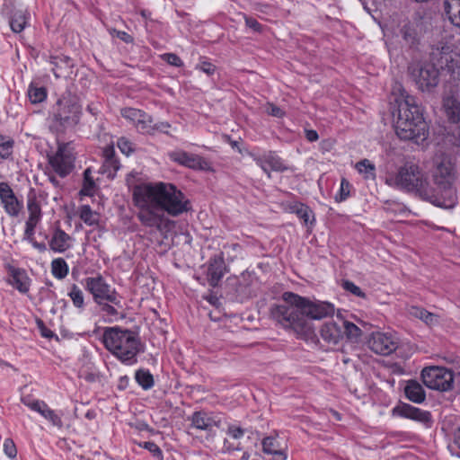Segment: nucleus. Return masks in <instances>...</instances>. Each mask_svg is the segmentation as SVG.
Masks as SVG:
<instances>
[{"label": "nucleus", "instance_id": "45", "mask_svg": "<svg viewBox=\"0 0 460 460\" xmlns=\"http://www.w3.org/2000/svg\"><path fill=\"white\" fill-rule=\"evenodd\" d=\"M84 188L81 190V193L84 195H92V189L94 186V181L91 178V170L88 168L84 172Z\"/></svg>", "mask_w": 460, "mask_h": 460}, {"label": "nucleus", "instance_id": "23", "mask_svg": "<svg viewBox=\"0 0 460 460\" xmlns=\"http://www.w3.org/2000/svg\"><path fill=\"white\" fill-rule=\"evenodd\" d=\"M52 71L56 77H66L72 73L74 61L67 56L51 57Z\"/></svg>", "mask_w": 460, "mask_h": 460}, {"label": "nucleus", "instance_id": "35", "mask_svg": "<svg viewBox=\"0 0 460 460\" xmlns=\"http://www.w3.org/2000/svg\"><path fill=\"white\" fill-rule=\"evenodd\" d=\"M135 378L137 384L145 390L150 389L154 385L153 375L148 370H137Z\"/></svg>", "mask_w": 460, "mask_h": 460}, {"label": "nucleus", "instance_id": "5", "mask_svg": "<svg viewBox=\"0 0 460 460\" xmlns=\"http://www.w3.org/2000/svg\"><path fill=\"white\" fill-rule=\"evenodd\" d=\"M82 114V106L75 98L62 97L52 107L51 127L58 131L75 128L79 124Z\"/></svg>", "mask_w": 460, "mask_h": 460}, {"label": "nucleus", "instance_id": "7", "mask_svg": "<svg viewBox=\"0 0 460 460\" xmlns=\"http://www.w3.org/2000/svg\"><path fill=\"white\" fill-rule=\"evenodd\" d=\"M455 180V167L448 158H444L437 166L433 172V181L445 192V200L438 199H433V205L443 208H452L456 205V192L452 187Z\"/></svg>", "mask_w": 460, "mask_h": 460}, {"label": "nucleus", "instance_id": "28", "mask_svg": "<svg viewBox=\"0 0 460 460\" xmlns=\"http://www.w3.org/2000/svg\"><path fill=\"white\" fill-rule=\"evenodd\" d=\"M406 397L415 402L420 403L425 399V392L420 383L416 380H409L404 387Z\"/></svg>", "mask_w": 460, "mask_h": 460}, {"label": "nucleus", "instance_id": "6", "mask_svg": "<svg viewBox=\"0 0 460 460\" xmlns=\"http://www.w3.org/2000/svg\"><path fill=\"white\" fill-rule=\"evenodd\" d=\"M389 186L407 191H417L420 195L426 192L428 182L419 167L412 164H406L398 172L386 178Z\"/></svg>", "mask_w": 460, "mask_h": 460}, {"label": "nucleus", "instance_id": "40", "mask_svg": "<svg viewBox=\"0 0 460 460\" xmlns=\"http://www.w3.org/2000/svg\"><path fill=\"white\" fill-rule=\"evenodd\" d=\"M69 297L73 301V304L77 308H83L84 305V294L82 290L74 284L71 287V290L68 293Z\"/></svg>", "mask_w": 460, "mask_h": 460}, {"label": "nucleus", "instance_id": "26", "mask_svg": "<svg viewBox=\"0 0 460 460\" xmlns=\"http://www.w3.org/2000/svg\"><path fill=\"white\" fill-rule=\"evenodd\" d=\"M445 113L451 123L460 122V102L453 97H446L443 101Z\"/></svg>", "mask_w": 460, "mask_h": 460}, {"label": "nucleus", "instance_id": "49", "mask_svg": "<svg viewBox=\"0 0 460 460\" xmlns=\"http://www.w3.org/2000/svg\"><path fill=\"white\" fill-rule=\"evenodd\" d=\"M143 447L147 449L150 453L153 454L154 456L157 457L158 459H163V453L160 447L154 442L147 441L143 444Z\"/></svg>", "mask_w": 460, "mask_h": 460}, {"label": "nucleus", "instance_id": "32", "mask_svg": "<svg viewBox=\"0 0 460 460\" xmlns=\"http://www.w3.org/2000/svg\"><path fill=\"white\" fill-rule=\"evenodd\" d=\"M79 217L88 226L98 224L99 215L89 205H83L78 209Z\"/></svg>", "mask_w": 460, "mask_h": 460}, {"label": "nucleus", "instance_id": "58", "mask_svg": "<svg viewBox=\"0 0 460 460\" xmlns=\"http://www.w3.org/2000/svg\"><path fill=\"white\" fill-rule=\"evenodd\" d=\"M268 113L271 116L281 118L284 115V111L276 105L270 104L268 110Z\"/></svg>", "mask_w": 460, "mask_h": 460}, {"label": "nucleus", "instance_id": "9", "mask_svg": "<svg viewBox=\"0 0 460 460\" xmlns=\"http://www.w3.org/2000/svg\"><path fill=\"white\" fill-rule=\"evenodd\" d=\"M454 46L440 47L435 49L436 52L433 51V70H437L438 73L446 72L447 74L454 73L455 69L458 66V56L454 51Z\"/></svg>", "mask_w": 460, "mask_h": 460}, {"label": "nucleus", "instance_id": "8", "mask_svg": "<svg viewBox=\"0 0 460 460\" xmlns=\"http://www.w3.org/2000/svg\"><path fill=\"white\" fill-rule=\"evenodd\" d=\"M85 288L93 295V300L99 305H102L104 301L116 305L119 303L115 289L111 288L101 275L86 278Z\"/></svg>", "mask_w": 460, "mask_h": 460}, {"label": "nucleus", "instance_id": "15", "mask_svg": "<svg viewBox=\"0 0 460 460\" xmlns=\"http://www.w3.org/2000/svg\"><path fill=\"white\" fill-rule=\"evenodd\" d=\"M410 71L417 87L422 92L429 93L431 90V67L429 64H413Z\"/></svg>", "mask_w": 460, "mask_h": 460}, {"label": "nucleus", "instance_id": "13", "mask_svg": "<svg viewBox=\"0 0 460 460\" xmlns=\"http://www.w3.org/2000/svg\"><path fill=\"white\" fill-rule=\"evenodd\" d=\"M0 200L4 211L13 217H18L22 204L15 197L13 190L7 182H0Z\"/></svg>", "mask_w": 460, "mask_h": 460}, {"label": "nucleus", "instance_id": "50", "mask_svg": "<svg viewBox=\"0 0 460 460\" xmlns=\"http://www.w3.org/2000/svg\"><path fill=\"white\" fill-rule=\"evenodd\" d=\"M4 451L10 458H14L17 455L16 447L12 439H5L4 442Z\"/></svg>", "mask_w": 460, "mask_h": 460}, {"label": "nucleus", "instance_id": "57", "mask_svg": "<svg viewBox=\"0 0 460 460\" xmlns=\"http://www.w3.org/2000/svg\"><path fill=\"white\" fill-rule=\"evenodd\" d=\"M431 375V366L426 367L421 371V377L423 379V383L428 388H431V381L428 380L427 377Z\"/></svg>", "mask_w": 460, "mask_h": 460}, {"label": "nucleus", "instance_id": "43", "mask_svg": "<svg viewBox=\"0 0 460 460\" xmlns=\"http://www.w3.org/2000/svg\"><path fill=\"white\" fill-rule=\"evenodd\" d=\"M409 314L416 318L423 320L427 324H429V320H431V313L419 306H411L409 309Z\"/></svg>", "mask_w": 460, "mask_h": 460}, {"label": "nucleus", "instance_id": "3", "mask_svg": "<svg viewBox=\"0 0 460 460\" xmlns=\"http://www.w3.org/2000/svg\"><path fill=\"white\" fill-rule=\"evenodd\" d=\"M395 133L402 140H412L422 147H428L429 128L420 106L415 98L404 90L394 101L393 111Z\"/></svg>", "mask_w": 460, "mask_h": 460}, {"label": "nucleus", "instance_id": "62", "mask_svg": "<svg viewBox=\"0 0 460 460\" xmlns=\"http://www.w3.org/2000/svg\"><path fill=\"white\" fill-rule=\"evenodd\" d=\"M102 310L111 315L117 314V310L112 305H110L108 304L103 305Z\"/></svg>", "mask_w": 460, "mask_h": 460}, {"label": "nucleus", "instance_id": "36", "mask_svg": "<svg viewBox=\"0 0 460 460\" xmlns=\"http://www.w3.org/2000/svg\"><path fill=\"white\" fill-rule=\"evenodd\" d=\"M26 25V17L23 11H16L10 20V26L13 32H21Z\"/></svg>", "mask_w": 460, "mask_h": 460}, {"label": "nucleus", "instance_id": "59", "mask_svg": "<svg viewBox=\"0 0 460 460\" xmlns=\"http://www.w3.org/2000/svg\"><path fill=\"white\" fill-rule=\"evenodd\" d=\"M153 127H155V131L157 130L165 134H169L167 129L171 128V125L168 122H159L153 124Z\"/></svg>", "mask_w": 460, "mask_h": 460}, {"label": "nucleus", "instance_id": "42", "mask_svg": "<svg viewBox=\"0 0 460 460\" xmlns=\"http://www.w3.org/2000/svg\"><path fill=\"white\" fill-rule=\"evenodd\" d=\"M121 115L135 126L138 119L143 116V111L134 108H125L121 110Z\"/></svg>", "mask_w": 460, "mask_h": 460}, {"label": "nucleus", "instance_id": "33", "mask_svg": "<svg viewBox=\"0 0 460 460\" xmlns=\"http://www.w3.org/2000/svg\"><path fill=\"white\" fill-rule=\"evenodd\" d=\"M51 272L58 279H62L68 274V266L63 258H58L51 262Z\"/></svg>", "mask_w": 460, "mask_h": 460}, {"label": "nucleus", "instance_id": "63", "mask_svg": "<svg viewBox=\"0 0 460 460\" xmlns=\"http://www.w3.org/2000/svg\"><path fill=\"white\" fill-rule=\"evenodd\" d=\"M87 111L90 112L93 116H97L100 112L98 107L94 105L93 103L88 104L86 108Z\"/></svg>", "mask_w": 460, "mask_h": 460}, {"label": "nucleus", "instance_id": "30", "mask_svg": "<svg viewBox=\"0 0 460 460\" xmlns=\"http://www.w3.org/2000/svg\"><path fill=\"white\" fill-rule=\"evenodd\" d=\"M28 405L31 410L38 411L44 418L49 420L54 425L59 426L61 424L60 418L45 402L35 401Z\"/></svg>", "mask_w": 460, "mask_h": 460}, {"label": "nucleus", "instance_id": "14", "mask_svg": "<svg viewBox=\"0 0 460 460\" xmlns=\"http://www.w3.org/2000/svg\"><path fill=\"white\" fill-rule=\"evenodd\" d=\"M453 24L447 22L444 19L436 22L433 32V49L440 47L453 46L454 30Z\"/></svg>", "mask_w": 460, "mask_h": 460}, {"label": "nucleus", "instance_id": "37", "mask_svg": "<svg viewBox=\"0 0 460 460\" xmlns=\"http://www.w3.org/2000/svg\"><path fill=\"white\" fill-rule=\"evenodd\" d=\"M136 128L142 133L152 134L155 132V127H153V119L151 116L143 111V116L140 117L135 125Z\"/></svg>", "mask_w": 460, "mask_h": 460}, {"label": "nucleus", "instance_id": "53", "mask_svg": "<svg viewBox=\"0 0 460 460\" xmlns=\"http://www.w3.org/2000/svg\"><path fill=\"white\" fill-rule=\"evenodd\" d=\"M110 33L112 36L118 37L119 39H120L122 41H124L126 43H132L134 40L133 37L131 35H129L128 33H127L126 31H118L116 29H111V30H110Z\"/></svg>", "mask_w": 460, "mask_h": 460}, {"label": "nucleus", "instance_id": "24", "mask_svg": "<svg viewBox=\"0 0 460 460\" xmlns=\"http://www.w3.org/2000/svg\"><path fill=\"white\" fill-rule=\"evenodd\" d=\"M321 337L329 343L337 344L343 337L342 329L333 322L324 323L320 331Z\"/></svg>", "mask_w": 460, "mask_h": 460}, {"label": "nucleus", "instance_id": "34", "mask_svg": "<svg viewBox=\"0 0 460 460\" xmlns=\"http://www.w3.org/2000/svg\"><path fill=\"white\" fill-rule=\"evenodd\" d=\"M28 97L30 102L33 104L40 103L47 98V91L45 87H39L31 84L28 89Z\"/></svg>", "mask_w": 460, "mask_h": 460}, {"label": "nucleus", "instance_id": "22", "mask_svg": "<svg viewBox=\"0 0 460 460\" xmlns=\"http://www.w3.org/2000/svg\"><path fill=\"white\" fill-rule=\"evenodd\" d=\"M71 236L60 228H57L49 241V248L55 252H64L71 247Z\"/></svg>", "mask_w": 460, "mask_h": 460}, {"label": "nucleus", "instance_id": "56", "mask_svg": "<svg viewBox=\"0 0 460 460\" xmlns=\"http://www.w3.org/2000/svg\"><path fill=\"white\" fill-rule=\"evenodd\" d=\"M246 25L253 30L254 31H261V25L258 22V21L252 17H245Z\"/></svg>", "mask_w": 460, "mask_h": 460}, {"label": "nucleus", "instance_id": "29", "mask_svg": "<svg viewBox=\"0 0 460 460\" xmlns=\"http://www.w3.org/2000/svg\"><path fill=\"white\" fill-rule=\"evenodd\" d=\"M262 452L266 455L278 456L281 460H287V454L279 448V443L275 437H265L261 441Z\"/></svg>", "mask_w": 460, "mask_h": 460}, {"label": "nucleus", "instance_id": "54", "mask_svg": "<svg viewBox=\"0 0 460 460\" xmlns=\"http://www.w3.org/2000/svg\"><path fill=\"white\" fill-rule=\"evenodd\" d=\"M227 433L234 439H238L240 438H242L244 434V429L240 428V427H236L234 425H230L228 427V430H227Z\"/></svg>", "mask_w": 460, "mask_h": 460}, {"label": "nucleus", "instance_id": "17", "mask_svg": "<svg viewBox=\"0 0 460 460\" xmlns=\"http://www.w3.org/2000/svg\"><path fill=\"white\" fill-rule=\"evenodd\" d=\"M226 266L222 254L210 258L207 270V279L208 284L215 288L224 277Z\"/></svg>", "mask_w": 460, "mask_h": 460}, {"label": "nucleus", "instance_id": "18", "mask_svg": "<svg viewBox=\"0 0 460 460\" xmlns=\"http://www.w3.org/2000/svg\"><path fill=\"white\" fill-rule=\"evenodd\" d=\"M254 161L267 173L269 178H270V171L283 172L287 170L281 159L273 152L255 156Z\"/></svg>", "mask_w": 460, "mask_h": 460}, {"label": "nucleus", "instance_id": "31", "mask_svg": "<svg viewBox=\"0 0 460 460\" xmlns=\"http://www.w3.org/2000/svg\"><path fill=\"white\" fill-rule=\"evenodd\" d=\"M27 208L29 211V217L26 221L27 224L37 225L41 218V209L40 204L36 199L29 198L27 203Z\"/></svg>", "mask_w": 460, "mask_h": 460}, {"label": "nucleus", "instance_id": "1", "mask_svg": "<svg viewBox=\"0 0 460 460\" xmlns=\"http://www.w3.org/2000/svg\"><path fill=\"white\" fill-rule=\"evenodd\" d=\"M133 200L139 208L137 218L141 224L160 233L168 231L172 224L165 213L178 217L191 210L190 199L172 183L136 185Z\"/></svg>", "mask_w": 460, "mask_h": 460}, {"label": "nucleus", "instance_id": "39", "mask_svg": "<svg viewBox=\"0 0 460 460\" xmlns=\"http://www.w3.org/2000/svg\"><path fill=\"white\" fill-rule=\"evenodd\" d=\"M356 168L358 172L363 173L366 179H375L376 177V168L375 165L370 163L367 159H363L357 163Z\"/></svg>", "mask_w": 460, "mask_h": 460}, {"label": "nucleus", "instance_id": "11", "mask_svg": "<svg viewBox=\"0 0 460 460\" xmlns=\"http://www.w3.org/2000/svg\"><path fill=\"white\" fill-rule=\"evenodd\" d=\"M369 349L376 354L388 356L398 347L397 340L389 333L374 332L368 340Z\"/></svg>", "mask_w": 460, "mask_h": 460}, {"label": "nucleus", "instance_id": "20", "mask_svg": "<svg viewBox=\"0 0 460 460\" xmlns=\"http://www.w3.org/2000/svg\"><path fill=\"white\" fill-rule=\"evenodd\" d=\"M454 382L453 373L445 368L433 366V390L448 391Z\"/></svg>", "mask_w": 460, "mask_h": 460}, {"label": "nucleus", "instance_id": "64", "mask_svg": "<svg viewBox=\"0 0 460 460\" xmlns=\"http://www.w3.org/2000/svg\"><path fill=\"white\" fill-rule=\"evenodd\" d=\"M454 445L460 449V427L455 431L454 434Z\"/></svg>", "mask_w": 460, "mask_h": 460}, {"label": "nucleus", "instance_id": "2", "mask_svg": "<svg viewBox=\"0 0 460 460\" xmlns=\"http://www.w3.org/2000/svg\"><path fill=\"white\" fill-rule=\"evenodd\" d=\"M282 301L271 305V318L305 339L314 334L310 320H321L334 314V306L331 303L311 301L293 292L283 293Z\"/></svg>", "mask_w": 460, "mask_h": 460}, {"label": "nucleus", "instance_id": "55", "mask_svg": "<svg viewBox=\"0 0 460 460\" xmlns=\"http://www.w3.org/2000/svg\"><path fill=\"white\" fill-rule=\"evenodd\" d=\"M37 225L27 224L25 226L24 239L30 243L34 240V231Z\"/></svg>", "mask_w": 460, "mask_h": 460}, {"label": "nucleus", "instance_id": "25", "mask_svg": "<svg viewBox=\"0 0 460 460\" xmlns=\"http://www.w3.org/2000/svg\"><path fill=\"white\" fill-rule=\"evenodd\" d=\"M103 158L102 172L107 173L108 177L113 178L119 169V163L115 157V151L112 146H107L103 149Z\"/></svg>", "mask_w": 460, "mask_h": 460}, {"label": "nucleus", "instance_id": "60", "mask_svg": "<svg viewBox=\"0 0 460 460\" xmlns=\"http://www.w3.org/2000/svg\"><path fill=\"white\" fill-rule=\"evenodd\" d=\"M305 134L306 139L310 142H314L319 138L318 133L314 129H305Z\"/></svg>", "mask_w": 460, "mask_h": 460}, {"label": "nucleus", "instance_id": "48", "mask_svg": "<svg viewBox=\"0 0 460 460\" xmlns=\"http://www.w3.org/2000/svg\"><path fill=\"white\" fill-rule=\"evenodd\" d=\"M163 59L164 61H166L168 64H170L171 66H173L176 67H181L183 66V62L181 61L180 57H178L174 53H166V54L163 55Z\"/></svg>", "mask_w": 460, "mask_h": 460}, {"label": "nucleus", "instance_id": "44", "mask_svg": "<svg viewBox=\"0 0 460 460\" xmlns=\"http://www.w3.org/2000/svg\"><path fill=\"white\" fill-rule=\"evenodd\" d=\"M349 188L350 184L349 181H347L345 178L341 179V188L339 193L335 196V200L337 202H341L345 200L349 196Z\"/></svg>", "mask_w": 460, "mask_h": 460}, {"label": "nucleus", "instance_id": "38", "mask_svg": "<svg viewBox=\"0 0 460 460\" xmlns=\"http://www.w3.org/2000/svg\"><path fill=\"white\" fill-rule=\"evenodd\" d=\"M290 211L296 214V216L301 218L305 225L309 223L312 216V210L305 204L295 203L290 207Z\"/></svg>", "mask_w": 460, "mask_h": 460}, {"label": "nucleus", "instance_id": "52", "mask_svg": "<svg viewBox=\"0 0 460 460\" xmlns=\"http://www.w3.org/2000/svg\"><path fill=\"white\" fill-rule=\"evenodd\" d=\"M402 37L406 42H408L410 45H413L416 42V37L414 31L411 30L410 27L404 26L402 30Z\"/></svg>", "mask_w": 460, "mask_h": 460}, {"label": "nucleus", "instance_id": "47", "mask_svg": "<svg viewBox=\"0 0 460 460\" xmlns=\"http://www.w3.org/2000/svg\"><path fill=\"white\" fill-rule=\"evenodd\" d=\"M13 141L8 140L0 144V157L7 159L13 154Z\"/></svg>", "mask_w": 460, "mask_h": 460}, {"label": "nucleus", "instance_id": "46", "mask_svg": "<svg viewBox=\"0 0 460 460\" xmlns=\"http://www.w3.org/2000/svg\"><path fill=\"white\" fill-rule=\"evenodd\" d=\"M342 288L351 294L358 296V297H366V294L360 289L359 287L355 285L352 281L349 280H344L342 282Z\"/></svg>", "mask_w": 460, "mask_h": 460}, {"label": "nucleus", "instance_id": "27", "mask_svg": "<svg viewBox=\"0 0 460 460\" xmlns=\"http://www.w3.org/2000/svg\"><path fill=\"white\" fill-rule=\"evenodd\" d=\"M444 13L448 21L456 28H460V0H444Z\"/></svg>", "mask_w": 460, "mask_h": 460}, {"label": "nucleus", "instance_id": "19", "mask_svg": "<svg viewBox=\"0 0 460 460\" xmlns=\"http://www.w3.org/2000/svg\"><path fill=\"white\" fill-rule=\"evenodd\" d=\"M8 282L21 293H27L30 289V279L26 271L10 264L7 265Z\"/></svg>", "mask_w": 460, "mask_h": 460}, {"label": "nucleus", "instance_id": "51", "mask_svg": "<svg viewBox=\"0 0 460 460\" xmlns=\"http://www.w3.org/2000/svg\"><path fill=\"white\" fill-rule=\"evenodd\" d=\"M118 147L123 154H126L127 155H128L133 151L131 142L125 137H121L118 140Z\"/></svg>", "mask_w": 460, "mask_h": 460}, {"label": "nucleus", "instance_id": "4", "mask_svg": "<svg viewBox=\"0 0 460 460\" xmlns=\"http://www.w3.org/2000/svg\"><path fill=\"white\" fill-rule=\"evenodd\" d=\"M105 348L121 362L131 365L137 362V355L141 350L137 334L119 327L108 328L103 333Z\"/></svg>", "mask_w": 460, "mask_h": 460}, {"label": "nucleus", "instance_id": "10", "mask_svg": "<svg viewBox=\"0 0 460 460\" xmlns=\"http://www.w3.org/2000/svg\"><path fill=\"white\" fill-rule=\"evenodd\" d=\"M75 156L66 144L58 146L54 155L49 156V163L60 177L68 175L74 168Z\"/></svg>", "mask_w": 460, "mask_h": 460}, {"label": "nucleus", "instance_id": "61", "mask_svg": "<svg viewBox=\"0 0 460 460\" xmlns=\"http://www.w3.org/2000/svg\"><path fill=\"white\" fill-rule=\"evenodd\" d=\"M200 69L208 75H212L215 72V66L210 63H203L200 65Z\"/></svg>", "mask_w": 460, "mask_h": 460}, {"label": "nucleus", "instance_id": "41", "mask_svg": "<svg viewBox=\"0 0 460 460\" xmlns=\"http://www.w3.org/2000/svg\"><path fill=\"white\" fill-rule=\"evenodd\" d=\"M343 334L345 333L346 336L350 340H357L361 336V330L353 323L345 321L343 323Z\"/></svg>", "mask_w": 460, "mask_h": 460}, {"label": "nucleus", "instance_id": "12", "mask_svg": "<svg viewBox=\"0 0 460 460\" xmlns=\"http://www.w3.org/2000/svg\"><path fill=\"white\" fill-rule=\"evenodd\" d=\"M168 155L172 161L190 169L202 171L210 169L209 163L198 155L189 154L182 150H176L170 152Z\"/></svg>", "mask_w": 460, "mask_h": 460}, {"label": "nucleus", "instance_id": "16", "mask_svg": "<svg viewBox=\"0 0 460 460\" xmlns=\"http://www.w3.org/2000/svg\"><path fill=\"white\" fill-rule=\"evenodd\" d=\"M188 420L192 428L210 432L214 427L219 428L221 420L212 416L204 411H194Z\"/></svg>", "mask_w": 460, "mask_h": 460}, {"label": "nucleus", "instance_id": "21", "mask_svg": "<svg viewBox=\"0 0 460 460\" xmlns=\"http://www.w3.org/2000/svg\"><path fill=\"white\" fill-rule=\"evenodd\" d=\"M393 414L423 422L429 420V412L422 411L408 403H401L394 407Z\"/></svg>", "mask_w": 460, "mask_h": 460}]
</instances>
